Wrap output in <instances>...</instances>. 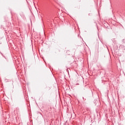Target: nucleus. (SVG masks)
Wrapping results in <instances>:
<instances>
[{
  "label": "nucleus",
  "instance_id": "obj_1",
  "mask_svg": "<svg viewBox=\"0 0 125 125\" xmlns=\"http://www.w3.org/2000/svg\"><path fill=\"white\" fill-rule=\"evenodd\" d=\"M83 99L84 101H85V100H86V99H84V98L83 97Z\"/></svg>",
  "mask_w": 125,
  "mask_h": 125
},
{
  "label": "nucleus",
  "instance_id": "obj_2",
  "mask_svg": "<svg viewBox=\"0 0 125 125\" xmlns=\"http://www.w3.org/2000/svg\"><path fill=\"white\" fill-rule=\"evenodd\" d=\"M0 54H1V55H2V56H3V54H2V53H1V52H0Z\"/></svg>",
  "mask_w": 125,
  "mask_h": 125
}]
</instances>
